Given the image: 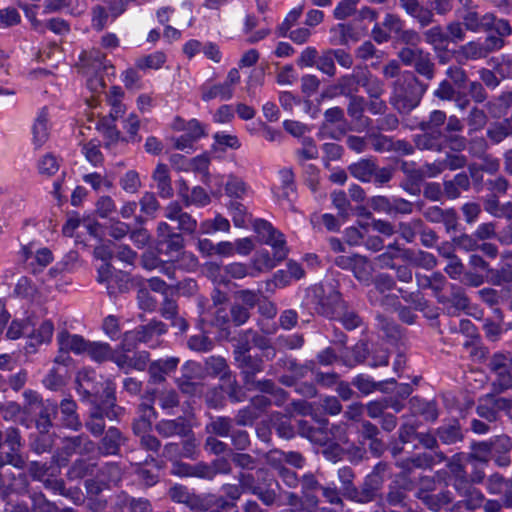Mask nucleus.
I'll return each instance as SVG.
<instances>
[{
    "mask_svg": "<svg viewBox=\"0 0 512 512\" xmlns=\"http://www.w3.org/2000/svg\"><path fill=\"white\" fill-rule=\"evenodd\" d=\"M57 344L61 350L68 353L82 354L86 351L88 341L81 335L71 334L67 330H62L57 334Z\"/></svg>",
    "mask_w": 512,
    "mask_h": 512,
    "instance_id": "nucleus-24",
    "label": "nucleus"
},
{
    "mask_svg": "<svg viewBox=\"0 0 512 512\" xmlns=\"http://www.w3.org/2000/svg\"><path fill=\"white\" fill-rule=\"evenodd\" d=\"M369 353L368 346L365 342L359 341L353 348L341 355V361L348 367H354L365 361Z\"/></svg>",
    "mask_w": 512,
    "mask_h": 512,
    "instance_id": "nucleus-45",
    "label": "nucleus"
},
{
    "mask_svg": "<svg viewBox=\"0 0 512 512\" xmlns=\"http://www.w3.org/2000/svg\"><path fill=\"white\" fill-rule=\"evenodd\" d=\"M409 409L415 416H422L426 421L434 422L438 416L437 404L434 400H424L414 396L409 400Z\"/></svg>",
    "mask_w": 512,
    "mask_h": 512,
    "instance_id": "nucleus-25",
    "label": "nucleus"
},
{
    "mask_svg": "<svg viewBox=\"0 0 512 512\" xmlns=\"http://www.w3.org/2000/svg\"><path fill=\"white\" fill-rule=\"evenodd\" d=\"M233 97L231 89H228L224 83H218L214 85H202L201 86V99L204 102H209L215 98L222 100H229Z\"/></svg>",
    "mask_w": 512,
    "mask_h": 512,
    "instance_id": "nucleus-49",
    "label": "nucleus"
},
{
    "mask_svg": "<svg viewBox=\"0 0 512 512\" xmlns=\"http://www.w3.org/2000/svg\"><path fill=\"white\" fill-rule=\"evenodd\" d=\"M149 361V355L147 352H137L132 356L127 354H120L115 356L114 363L125 373H127L130 369H135L138 371L145 370L147 363Z\"/></svg>",
    "mask_w": 512,
    "mask_h": 512,
    "instance_id": "nucleus-30",
    "label": "nucleus"
},
{
    "mask_svg": "<svg viewBox=\"0 0 512 512\" xmlns=\"http://www.w3.org/2000/svg\"><path fill=\"white\" fill-rule=\"evenodd\" d=\"M397 56L405 66L413 67L414 71L425 79H434L436 66L429 52L422 48L403 47Z\"/></svg>",
    "mask_w": 512,
    "mask_h": 512,
    "instance_id": "nucleus-6",
    "label": "nucleus"
},
{
    "mask_svg": "<svg viewBox=\"0 0 512 512\" xmlns=\"http://www.w3.org/2000/svg\"><path fill=\"white\" fill-rule=\"evenodd\" d=\"M436 436L445 445H453L464 439L461 426L457 420L438 427L436 429Z\"/></svg>",
    "mask_w": 512,
    "mask_h": 512,
    "instance_id": "nucleus-36",
    "label": "nucleus"
},
{
    "mask_svg": "<svg viewBox=\"0 0 512 512\" xmlns=\"http://www.w3.org/2000/svg\"><path fill=\"white\" fill-rule=\"evenodd\" d=\"M427 89L415 74L404 73L391 84L389 104L399 114L408 115L419 106Z\"/></svg>",
    "mask_w": 512,
    "mask_h": 512,
    "instance_id": "nucleus-2",
    "label": "nucleus"
},
{
    "mask_svg": "<svg viewBox=\"0 0 512 512\" xmlns=\"http://www.w3.org/2000/svg\"><path fill=\"white\" fill-rule=\"evenodd\" d=\"M105 398L101 403L96 404L90 411L89 417L85 422L86 429L94 436L99 437L105 431L104 417L117 419L123 412V408L116 405L114 390L110 387L104 389Z\"/></svg>",
    "mask_w": 512,
    "mask_h": 512,
    "instance_id": "nucleus-3",
    "label": "nucleus"
},
{
    "mask_svg": "<svg viewBox=\"0 0 512 512\" xmlns=\"http://www.w3.org/2000/svg\"><path fill=\"white\" fill-rule=\"evenodd\" d=\"M166 332V324L159 320H151L146 325L127 331L122 340V348L124 351L130 352L137 343H155Z\"/></svg>",
    "mask_w": 512,
    "mask_h": 512,
    "instance_id": "nucleus-7",
    "label": "nucleus"
},
{
    "mask_svg": "<svg viewBox=\"0 0 512 512\" xmlns=\"http://www.w3.org/2000/svg\"><path fill=\"white\" fill-rule=\"evenodd\" d=\"M486 136L492 144L498 145L506 138L512 137V125L505 119L492 123L486 131Z\"/></svg>",
    "mask_w": 512,
    "mask_h": 512,
    "instance_id": "nucleus-42",
    "label": "nucleus"
},
{
    "mask_svg": "<svg viewBox=\"0 0 512 512\" xmlns=\"http://www.w3.org/2000/svg\"><path fill=\"white\" fill-rule=\"evenodd\" d=\"M245 388L256 380V375L264 370V361L260 356H246L235 361Z\"/></svg>",
    "mask_w": 512,
    "mask_h": 512,
    "instance_id": "nucleus-20",
    "label": "nucleus"
},
{
    "mask_svg": "<svg viewBox=\"0 0 512 512\" xmlns=\"http://www.w3.org/2000/svg\"><path fill=\"white\" fill-rule=\"evenodd\" d=\"M467 125L469 127V133L482 130L487 122L488 117L484 110L473 107L466 118Z\"/></svg>",
    "mask_w": 512,
    "mask_h": 512,
    "instance_id": "nucleus-63",
    "label": "nucleus"
},
{
    "mask_svg": "<svg viewBox=\"0 0 512 512\" xmlns=\"http://www.w3.org/2000/svg\"><path fill=\"white\" fill-rule=\"evenodd\" d=\"M389 471V463L378 462L358 487L354 485L355 473L351 467L343 466L339 468L337 474L342 484L343 495L351 501L366 504L382 495L381 491Z\"/></svg>",
    "mask_w": 512,
    "mask_h": 512,
    "instance_id": "nucleus-1",
    "label": "nucleus"
},
{
    "mask_svg": "<svg viewBox=\"0 0 512 512\" xmlns=\"http://www.w3.org/2000/svg\"><path fill=\"white\" fill-rule=\"evenodd\" d=\"M328 420L321 421L320 426H314L304 419L296 420L297 433L316 445L327 444L330 440V432L327 427Z\"/></svg>",
    "mask_w": 512,
    "mask_h": 512,
    "instance_id": "nucleus-14",
    "label": "nucleus"
},
{
    "mask_svg": "<svg viewBox=\"0 0 512 512\" xmlns=\"http://www.w3.org/2000/svg\"><path fill=\"white\" fill-rule=\"evenodd\" d=\"M97 464L86 458L76 459L68 468L66 476L69 480H80L93 475Z\"/></svg>",
    "mask_w": 512,
    "mask_h": 512,
    "instance_id": "nucleus-39",
    "label": "nucleus"
},
{
    "mask_svg": "<svg viewBox=\"0 0 512 512\" xmlns=\"http://www.w3.org/2000/svg\"><path fill=\"white\" fill-rule=\"evenodd\" d=\"M68 376V370L63 366H53L48 375L43 380L44 385L51 389L57 390L64 385Z\"/></svg>",
    "mask_w": 512,
    "mask_h": 512,
    "instance_id": "nucleus-60",
    "label": "nucleus"
},
{
    "mask_svg": "<svg viewBox=\"0 0 512 512\" xmlns=\"http://www.w3.org/2000/svg\"><path fill=\"white\" fill-rule=\"evenodd\" d=\"M152 179L156 183L158 195L161 198L169 199L173 197L174 190L167 165L159 163L152 174Z\"/></svg>",
    "mask_w": 512,
    "mask_h": 512,
    "instance_id": "nucleus-29",
    "label": "nucleus"
},
{
    "mask_svg": "<svg viewBox=\"0 0 512 512\" xmlns=\"http://www.w3.org/2000/svg\"><path fill=\"white\" fill-rule=\"evenodd\" d=\"M444 195L447 199L455 200L461 196L463 191H468L471 186V181L465 172L456 174L453 179L445 180L443 182Z\"/></svg>",
    "mask_w": 512,
    "mask_h": 512,
    "instance_id": "nucleus-28",
    "label": "nucleus"
},
{
    "mask_svg": "<svg viewBox=\"0 0 512 512\" xmlns=\"http://www.w3.org/2000/svg\"><path fill=\"white\" fill-rule=\"evenodd\" d=\"M53 332L54 325L52 321H43L36 330H33L29 334L31 345L34 346L35 344L49 343L52 339Z\"/></svg>",
    "mask_w": 512,
    "mask_h": 512,
    "instance_id": "nucleus-58",
    "label": "nucleus"
},
{
    "mask_svg": "<svg viewBox=\"0 0 512 512\" xmlns=\"http://www.w3.org/2000/svg\"><path fill=\"white\" fill-rule=\"evenodd\" d=\"M155 401L167 414L172 413L174 408L179 407L180 398L174 389H162L155 393Z\"/></svg>",
    "mask_w": 512,
    "mask_h": 512,
    "instance_id": "nucleus-50",
    "label": "nucleus"
},
{
    "mask_svg": "<svg viewBox=\"0 0 512 512\" xmlns=\"http://www.w3.org/2000/svg\"><path fill=\"white\" fill-rule=\"evenodd\" d=\"M154 429L162 438H186L192 433L191 425L184 416H178L174 419H161L155 424Z\"/></svg>",
    "mask_w": 512,
    "mask_h": 512,
    "instance_id": "nucleus-13",
    "label": "nucleus"
},
{
    "mask_svg": "<svg viewBox=\"0 0 512 512\" xmlns=\"http://www.w3.org/2000/svg\"><path fill=\"white\" fill-rule=\"evenodd\" d=\"M402 259L410 261L415 266H422L426 269H432L436 266V258L428 252H413L410 249L404 250Z\"/></svg>",
    "mask_w": 512,
    "mask_h": 512,
    "instance_id": "nucleus-55",
    "label": "nucleus"
},
{
    "mask_svg": "<svg viewBox=\"0 0 512 512\" xmlns=\"http://www.w3.org/2000/svg\"><path fill=\"white\" fill-rule=\"evenodd\" d=\"M271 427L277 435L284 439H292L295 436V427L291 419L283 414L275 413L271 416Z\"/></svg>",
    "mask_w": 512,
    "mask_h": 512,
    "instance_id": "nucleus-43",
    "label": "nucleus"
},
{
    "mask_svg": "<svg viewBox=\"0 0 512 512\" xmlns=\"http://www.w3.org/2000/svg\"><path fill=\"white\" fill-rule=\"evenodd\" d=\"M351 271L359 282L365 285H369L371 283L373 268L366 256L354 254V263Z\"/></svg>",
    "mask_w": 512,
    "mask_h": 512,
    "instance_id": "nucleus-40",
    "label": "nucleus"
},
{
    "mask_svg": "<svg viewBox=\"0 0 512 512\" xmlns=\"http://www.w3.org/2000/svg\"><path fill=\"white\" fill-rule=\"evenodd\" d=\"M180 360L177 357H168L152 362L149 366V375L154 383L165 381V376L174 371Z\"/></svg>",
    "mask_w": 512,
    "mask_h": 512,
    "instance_id": "nucleus-31",
    "label": "nucleus"
},
{
    "mask_svg": "<svg viewBox=\"0 0 512 512\" xmlns=\"http://www.w3.org/2000/svg\"><path fill=\"white\" fill-rule=\"evenodd\" d=\"M123 470L117 462H107L98 470L97 478L105 487L116 486L120 483Z\"/></svg>",
    "mask_w": 512,
    "mask_h": 512,
    "instance_id": "nucleus-37",
    "label": "nucleus"
},
{
    "mask_svg": "<svg viewBox=\"0 0 512 512\" xmlns=\"http://www.w3.org/2000/svg\"><path fill=\"white\" fill-rule=\"evenodd\" d=\"M204 371L208 376L217 377L220 381L232 373L227 360L219 355H212L204 360Z\"/></svg>",
    "mask_w": 512,
    "mask_h": 512,
    "instance_id": "nucleus-34",
    "label": "nucleus"
},
{
    "mask_svg": "<svg viewBox=\"0 0 512 512\" xmlns=\"http://www.w3.org/2000/svg\"><path fill=\"white\" fill-rule=\"evenodd\" d=\"M248 391H260L273 395L276 398L277 405H281L287 398V393L270 379L255 380L253 384L246 388Z\"/></svg>",
    "mask_w": 512,
    "mask_h": 512,
    "instance_id": "nucleus-41",
    "label": "nucleus"
},
{
    "mask_svg": "<svg viewBox=\"0 0 512 512\" xmlns=\"http://www.w3.org/2000/svg\"><path fill=\"white\" fill-rule=\"evenodd\" d=\"M510 406L511 401L506 398L487 396L486 399L477 406L476 413L488 423H495L499 419V413L509 409Z\"/></svg>",
    "mask_w": 512,
    "mask_h": 512,
    "instance_id": "nucleus-16",
    "label": "nucleus"
},
{
    "mask_svg": "<svg viewBox=\"0 0 512 512\" xmlns=\"http://www.w3.org/2000/svg\"><path fill=\"white\" fill-rule=\"evenodd\" d=\"M467 165V157L462 154L447 153L445 158L438 163L433 164L435 168L433 175L449 169L451 171L462 169Z\"/></svg>",
    "mask_w": 512,
    "mask_h": 512,
    "instance_id": "nucleus-52",
    "label": "nucleus"
},
{
    "mask_svg": "<svg viewBox=\"0 0 512 512\" xmlns=\"http://www.w3.org/2000/svg\"><path fill=\"white\" fill-rule=\"evenodd\" d=\"M361 87L365 89L368 99L382 97L385 93L383 81L374 77L368 70L363 71Z\"/></svg>",
    "mask_w": 512,
    "mask_h": 512,
    "instance_id": "nucleus-51",
    "label": "nucleus"
},
{
    "mask_svg": "<svg viewBox=\"0 0 512 512\" xmlns=\"http://www.w3.org/2000/svg\"><path fill=\"white\" fill-rule=\"evenodd\" d=\"M261 295V290L242 289L236 291L233 297L236 302L242 303L251 311L255 306H258Z\"/></svg>",
    "mask_w": 512,
    "mask_h": 512,
    "instance_id": "nucleus-62",
    "label": "nucleus"
},
{
    "mask_svg": "<svg viewBox=\"0 0 512 512\" xmlns=\"http://www.w3.org/2000/svg\"><path fill=\"white\" fill-rule=\"evenodd\" d=\"M349 173L363 183L373 181L377 186H383L391 181L394 174L392 167H379L371 158L361 159L348 166Z\"/></svg>",
    "mask_w": 512,
    "mask_h": 512,
    "instance_id": "nucleus-4",
    "label": "nucleus"
},
{
    "mask_svg": "<svg viewBox=\"0 0 512 512\" xmlns=\"http://www.w3.org/2000/svg\"><path fill=\"white\" fill-rule=\"evenodd\" d=\"M92 360L102 363L105 361H114L115 355L108 343L89 342L86 351Z\"/></svg>",
    "mask_w": 512,
    "mask_h": 512,
    "instance_id": "nucleus-46",
    "label": "nucleus"
},
{
    "mask_svg": "<svg viewBox=\"0 0 512 512\" xmlns=\"http://www.w3.org/2000/svg\"><path fill=\"white\" fill-rule=\"evenodd\" d=\"M233 430V419L227 416H211L205 432L215 437H229Z\"/></svg>",
    "mask_w": 512,
    "mask_h": 512,
    "instance_id": "nucleus-35",
    "label": "nucleus"
},
{
    "mask_svg": "<svg viewBox=\"0 0 512 512\" xmlns=\"http://www.w3.org/2000/svg\"><path fill=\"white\" fill-rule=\"evenodd\" d=\"M164 216L176 225L173 229L179 230L181 234H193L197 229V220L184 211L176 201L165 207Z\"/></svg>",
    "mask_w": 512,
    "mask_h": 512,
    "instance_id": "nucleus-12",
    "label": "nucleus"
},
{
    "mask_svg": "<svg viewBox=\"0 0 512 512\" xmlns=\"http://www.w3.org/2000/svg\"><path fill=\"white\" fill-rule=\"evenodd\" d=\"M486 488L492 495H502L504 507L512 508V479L495 473L487 479Z\"/></svg>",
    "mask_w": 512,
    "mask_h": 512,
    "instance_id": "nucleus-21",
    "label": "nucleus"
},
{
    "mask_svg": "<svg viewBox=\"0 0 512 512\" xmlns=\"http://www.w3.org/2000/svg\"><path fill=\"white\" fill-rule=\"evenodd\" d=\"M459 61L479 60L487 57L481 42L470 41L461 45L457 51Z\"/></svg>",
    "mask_w": 512,
    "mask_h": 512,
    "instance_id": "nucleus-54",
    "label": "nucleus"
},
{
    "mask_svg": "<svg viewBox=\"0 0 512 512\" xmlns=\"http://www.w3.org/2000/svg\"><path fill=\"white\" fill-rule=\"evenodd\" d=\"M488 281L496 286H501L503 284H508L512 282V265L504 264L500 268L494 269L490 268L488 270Z\"/></svg>",
    "mask_w": 512,
    "mask_h": 512,
    "instance_id": "nucleus-59",
    "label": "nucleus"
},
{
    "mask_svg": "<svg viewBox=\"0 0 512 512\" xmlns=\"http://www.w3.org/2000/svg\"><path fill=\"white\" fill-rule=\"evenodd\" d=\"M443 137L442 131H423L422 134L415 135L413 141L419 150L441 152L444 148Z\"/></svg>",
    "mask_w": 512,
    "mask_h": 512,
    "instance_id": "nucleus-26",
    "label": "nucleus"
},
{
    "mask_svg": "<svg viewBox=\"0 0 512 512\" xmlns=\"http://www.w3.org/2000/svg\"><path fill=\"white\" fill-rule=\"evenodd\" d=\"M132 286V280L129 274L122 271H115L109 285L106 286L110 297H115L119 293L127 292Z\"/></svg>",
    "mask_w": 512,
    "mask_h": 512,
    "instance_id": "nucleus-48",
    "label": "nucleus"
},
{
    "mask_svg": "<svg viewBox=\"0 0 512 512\" xmlns=\"http://www.w3.org/2000/svg\"><path fill=\"white\" fill-rule=\"evenodd\" d=\"M314 293L315 309L319 314L331 319L341 314L345 303L337 290L332 287L325 289L321 286L315 288Z\"/></svg>",
    "mask_w": 512,
    "mask_h": 512,
    "instance_id": "nucleus-9",
    "label": "nucleus"
},
{
    "mask_svg": "<svg viewBox=\"0 0 512 512\" xmlns=\"http://www.w3.org/2000/svg\"><path fill=\"white\" fill-rule=\"evenodd\" d=\"M96 448V444L85 434L65 437L61 447L52 456V461L58 466H66L74 454L89 455Z\"/></svg>",
    "mask_w": 512,
    "mask_h": 512,
    "instance_id": "nucleus-5",
    "label": "nucleus"
},
{
    "mask_svg": "<svg viewBox=\"0 0 512 512\" xmlns=\"http://www.w3.org/2000/svg\"><path fill=\"white\" fill-rule=\"evenodd\" d=\"M414 488L415 486L408 484L407 481L393 477L387 486V491L383 498L384 502L392 507H405L408 494Z\"/></svg>",
    "mask_w": 512,
    "mask_h": 512,
    "instance_id": "nucleus-15",
    "label": "nucleus"
},
{
    "mask_svg": "<svg viewBox=\"0 0 512 512\" xmlns=\"http://www.w3.org/2000/svg\"><path fill=\"white\" fill-rule=\"evenodd\" d=\"M358 34L352 24L340 23L330 29V43L335 46L358 41Z\"/></svg>",
    "mask_w": 512,
    "mask_h": 512,
    "instance_id": "nucleus-32",
    "label": "nucleus"
},
{
    "mask_svg": "<svg viewBox=\"0 0 512 512\" xmlns=\"http://www.w3.org/2000/svg\"><path fill=\"white\" fill-rule=\"evenodd\" d=\"M422 222L419 218L413 219L410 222H400L397 232L406 242L412 243L415 236L421 231Z\"/></svg>",
    "mask_w": 512,
    "mask_h": 512,
    "instance_id": "nucleus-64",
    "label": "nucleus"
},
{
    "mask_svg": "<svg viewBox=\"0 0 512 512\" xmlns=\"http://www.w3.org/2000/svg\"><path fill=\"white\" fill-rule=\"evenodd\" d=\"M184 248V238L174 231L167 222H159L157 226V251L169 257L179 254Z\"/></svg>",
    "mask_w": 512,
    "mask_h": 512,
    "instance_id": "nucleus-11",
    "label": "nucleus"
},
{
    "mask_svg": "<svg viewBox=\"0 0 512 512\" xmlns=\"http://www.w3.org/2000/svg\"><path fill=\"white\" fill-rule=\"evenodd\" d=\"M222 384L219 385L220 390L225 392L232 402H239L242 400V389L238 384L235 375L232 373L221 380Z\"/></svg>",
    "mask_w": 512,
    "mask_h": 512,
    "instance_id": "nucleus-61",
    "label": "nucleus"
},
{
    "mask_svg": "<svg viewBox=\"0 0 512 512\" xmlns=\"http://www.w3.org/2000/svg\"><path fill=\"white\" fill-rule=\"evenodd\" d=\"M126 442V437L116 427H110L104 432L103 437L97 444V450L100 455L114 456L118 455L120 448Z\"/></svg>",
    "mask_w": 512,
    "mask_h": 512,
    "instance_id": "nucleus-18",
    "label": "nucleus"
},
{
    "mask_svg": "<svg viewBox=\"0 0 512 512\" xmlns=\"http://www.w3.org/2000/svg\"><path fill=\"white\" fill-rule=\"evenodd\" d=\"M58 410V404L46 400L43 406L38 408V411L34 413L37 415L36 428L38 432L49 430L52 427V418L56 415Z\"/></svg>",
    "mask_w": 512,
    "mask_h": 512,
    "instance_id": "nucleus-38",
    "label": "nucleus"
},
{
    "mask_svg": "<svg viewBox=\"0 0 512 512\" xmlns=\"http://www.w3.org/2000/svg\"><path fill=\"white\" fill-rule=\"evenodd\" d=\"M363 72L340 76L335 83L327 86L321 93V99H333L338 96L346 98L358 95L361 87Z\"/></svg>",
    "mask_w": 512,
    "mask_h": 512,
    "instance_id": "nucleus-10",
    "label": "nucleus"
},
{
    "mask_svg": "<svg viewBox=\"0 0 512 512\" xmlns=\"http://www.w3.org/2000/svg\"><path fill=\"white\" fill-rule=\"evenodd\" d=\"M424 41L431 45L435 52L444 49L445 44L449 42V37L444 32L441 25H435L423 32Z\"/></svg>",
    "mask_w": 512,
    "mask_h": 512,
    "instance_id": "nucleus-47",
    "label": "nucleus"
},
{
    "mask_svg": "<svg viewBox=\"0 0 512 512\" xmlns=\"http://www.w3.org/2000/svg\"><path fill=\"white\" fill-rule=\"evenodd\" d=\"M447 115L442 110H433L429 113L427 119L419 123V129L422 131H442L441 127L445 124Z\"/></svg>",
    "mask_w": 512,
    "mask_h": 512,
    "instance_id": "nucleus-56",
    "label": "nucleus"
},
{
    "mask_svg": "<svg viewBox=\"0 0 512 512\" xmlns=\"http://www.w3.org/2000/svg\"><path fill=\"white\" fill-rule=\"evenodd\" d=\"M416 497L431 511L438 512L445 505L453 501V495L449 490H443L433 494L424 489H419Z\"/></svg>",
    "mask_w": 512,
    "mask_h": 512,
    "instance_id": "nucleus-22",
    "label": "nucleus"
},
{
    "mask_svg": "<svg viewBox=\"0 0 512 512\" xmlns=\"http://www.w3.org/2000/svg\"><path fill=\"white\" fill-rule=\"evenodd\" d=\"M253 228L258 234L259 238L272 247L275 259L283 261L288 254V248L284 235L275 229L271 223L264 219H256L253 222Z\"/></svg>",
    "mask_w": 512,
    "mask_h": 512,
    "instance_id": "nucleus-8",
    "label": "nucleus"
},
{
    "mask_svg": "<svg viewBox=\"0 0 512 512\" xmlns=\"http://www.w3.org/2000/svg\"><path fill=\"white\" fill-rule=\"evenodd\" d=\"M32 141L36 148H40L49 138L48 110L46 107L39 112L32 126Z\"/></svg>",
    "mask_w": 512,
    "mask_h": 512,
    "instance_id": "nucleus-33",
    "label": "nucleus"
},
{
    "mask_svg": "<svg viewBox=\"0 0 512 512\" xmlns=\"http://www.w3.org/2000/svg\"><path fill=\"white\" fill-rule=\"evenodd\" d=\"M404 250L396 242L389 244L383 253L375 257V262L380 269H394V260L402 258Z\"/></svg>",
    "mask_w": 512,
    "mask_h": 512,
    "instance_id": "nucleus-44",
    "label": "nucleus"
},
{
    "mask_svg": "<svg viewBox=\"0 0 512 512\" xmlns=\"http://www.w3.org/2000/svg\"><path fill=\"white\" fill-rule=\"evenodd\" d=\"M438 303L443 305L448 314L456 315L467 309L470 301L462 287L452 284L450 285V294L439 296Z\"/></svg>",
    "mask_w": 512,
    "mask_h": 512,
    "instance_id": "nucleus-17",
    "label": "nucleus"
},
{
    "mask_svg": "<svg viewBox=\"0 0 512 512\" xmlns=\"http://www.w3.org/2000/svg\"><path fill=\"white\" fill-rule=\"evenodd\" d=\"M265 482L266 487L259 485L253 495H256L264 505L272 506L278 498L276 488H279V484L272 477H267Z\"/></svg>",
    "mask_w": 512,
    "mask_h": 512,
    "instance_id": "nucleus-53",
    "label": "nucleus"
},
{
    "mask_svg": "<svg viewBox=\"0 0 512 512\" xmlns=\"http://www.w3.org/2000/svg\"><path fill=\"white\" fill-rule=\"evenodd\" d=\"M402 9L419 24L420 28L428 27L434 22L433 10L423 6L419 0L410 2Z\"/></svg>",
    "mask_w": 512,
    "mask_h": 512,
    "instance_id": "nucleus-27",
    "label": "nucleus"
},
{
    "mask_svg": "<svg viewBox=\"0 0 512 512\" xmlns=\"http://www.w3.org/2000/svg\"><path fill=\"white\" fill-rule=\"evenodd\" d=\"M77 65L86 76L104 72L108 68L105 55L98 49L81 52Z\"/></svg>",
    "mask_w": 512,
    "mask_h": 512,
    "instance_id": "nucleus-19",
    "label": "nucleus"
},
{
    "mask_svg": "<svg viewBox=\"0 0 512 512\" xmlns=\"http://www.w3.org/2000/svg\"><path fill=\"white\" fill-rule=\"evenodd\" d=\"M55 434L49 433V430L38 432V435L31 442V450L37 454L50 452L54 446Z\"/></svg>",
    "mask_w": 512,
    "mask_h": 512,
    "instance_id": "nucleus-57",
    "label": "nucleus"
},
{
    "mask_svg": "<svg viewBox=\"0 0 512 512\" xmlns=\"http://www.w3.org/2000/svg\"><path fill=\"white\" fill-rule=\"evenodd\" d=\"M61 413V423L64 427L73 431H79L82 427L77 413V404L71 398H64L58 405Z\"/></svg>",
    "mask_w": 512,
    "mask_h": 512,
    "instance_id": "nucleus-23",
    "label": "nucleus"
}]
</instances>
